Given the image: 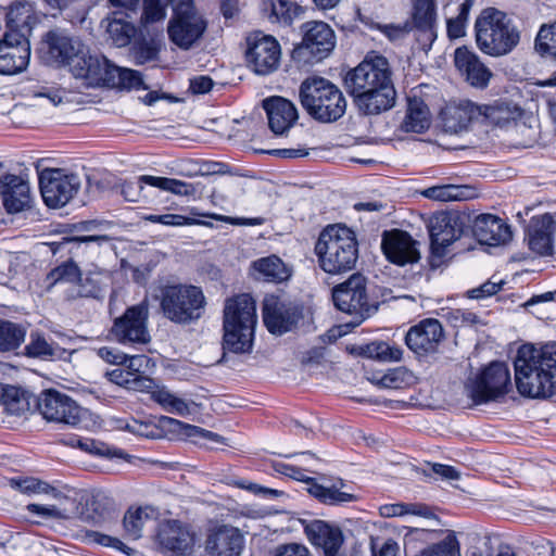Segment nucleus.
<instances>
[{
	"label": "nucleus",
	"instance_id": "29",
	"mask_svg": "<svg viewBox=\"0 0 556 556\" xmlns=\"http://www.w3.org/2000/svg\"><path fill=\"white\" fill-rule=\"evenodd\" d=\"M309 542L320 548L326 556H337L343 544V533L337 526L324 520H313L305 526Z\"/></svg>",
	"mask_w": 556,
	"mask_h": 556
},
{
	"label": "nucleus",
	"instance_id": "34",
	"mask_svg": "<svg viewBox=\"0 0 556 556\" xmlns=\"http://www.w3.org/2000/svg\"><path fill=\"white\" fill-rule=\"evenodd\" d=\"M481 111V124L506 127L518 121L522 110L517 104L507 100H495L492 103L479 104Z\"/></svg>",
	"mask_w": 556,
	"mask_h": 556
},
{
	"label": "nucleus",
	"instance_id": "18",
	"mask_svg": "<svg viewBox=\"0 0 556 556\" xmlns=\"http://www.w3.org/2000/svg\"><path fill=\"white\" fill-rule=\"evenodd\" d=\"M301 318L302 312L298 305L274 295L264 299L263 320L270 333L281 336L291 331Z\"/></svg>",
	"mask_w": 556,
	"mask_h": 556
},
{
	"label": "nucleus",
	"instance_id": "7",
	"mask_svg": "<svg viewBox=\"0 0 556 556\" xmlns=\"http://www.w3.org/2000/svg\"><path fill=\"white\" fill-rule=\"evenodd\" d=\"M299 97L306 112L321 123L338 121L346 110V100L342 91L324 77L305 78L300 85Z\"/></svg>",
	"mask_w": 556,
	"mask_h": 556
},
{
	"label": "nucleus",
	"instance_id": "62",
	"mask_svg": "<svg viewBox=\"0 0 556 556\" xmlns=\"http://www.w3.org/2000/svg\"><path fill=\"white\" fill-rule=\"evenodd\" d=\"M159 50L148 43L139 45L134 52V58L137 64H144L157 59Z\"/></svg>",
	"mask_w": 556,
	"mask_h": 556
},
{
	"label": "nucleus",
	"instance_id": "42",
	"mask_svg": "<svg viewBox=\"0 0 556 556\" xmlns=\"http://www.w3.org/2000/svg\"><path fill=\"white\" fill-rule=\"evenodd\" d=\"M253 268L266 281L281 282L290 277V270L276 255L260 258L253 262Z\"/></svg>",
	"mask_w": 556,
	"mask_h": 556
},
{
	"label": "nucleus",
	"instance_id": "8",
	"mask_svg": "<svg viewBox=\"0 0 556 556\" xmlns=\"http://www.w3.org/2000/svg\"><path fill=\"white\" fill-rule=\"evenodd\" d=\"M159 299L164 317L178 325L198 321L204 314L206 305L202 289L187 283L162 286Z\"/></svg>",
	"mask_w": 556,
	"mask_h": 556
},
{
	"label": "nucleus",
	"instance_id": "32",
	"mask_svg": "<svg viewBox=\"0 0 556 556\" xmlns=\"http://www.w3.org/2000/svg\"><path fill=\"white\" fill-rule=\"evenodd\" d=\"M48 54L54 62L70 66L74 59H78L86 49L85 46L75 38L68 37L59 31H49L47 34Z\"/></svg>",
	"mask_w": 556,
	"mask_h": 556
},
{
	"label": "nucleus",
	"instance_id": "15",
	"mask_svg": "<svg viewBox=\"0 0 556 556\" xmlns=\"http://www.w3.org/2000/svg\"><path fill=\"white\" fill-rule=\"evenodd\" d=\"M40 192L49 207H62L78 192L81 180L76 174L63 169H46L39 176Z\"/></svg>",
	"mask_w": 556,
	"mask_h": 556
},
{
	"label": "nucleus",
	"instance_id": "12",
	"mask_svg": "<svg viewBox=\"0 0 556 556\" xmlns=\"http://www.w3.org/2000/svg\"><path fill=\"white\" fill-rule=\"evenodd\" d=\"M302 41L292 51L293 60L315 63L327 58L336 47L333 29L325 22L309 21L301 26Z\"/></svg>",
	"mask_w": 556,
	"mask_h": 556
},
{
	"label": "nucleus",
	"instance_id": "45",
	"mask_svg": "<svg viewBox=\"0 0 556 556\" xmlns=\"http://www.w3.org/2000/svg\"><path fill=\"white\" fill-rule=\"evenodd\" d=\"M75 290L68 291L70 299L76 298H98L101 294L100 274L88 273L85 276L80 274V278L74 285Z\"/></svg>",
	"mask_w": 556,
	"mask_h": 556
},
{
	"label": "nucleus",
	"instance_id": "60",
	"mask_svg": "<svg viewBox=\"0 0 556 556\" xmlns=\"http://www.w3.org/2000/svg\"><path fill=\"white\" fill-rule=\"evenodd\" d=\"M157 386L150 377L132 372L131 378L128 379V386L126 389L139 392H149L154 390Z\"/></svg>",
	"mask_w": 556,
	"mask_h": 556
},
{
	"label": "nucleus",
	"instance_id": "3",
	"mask_svg": "<svg viewBox=\"0 0 556 556\" xmlns=\"http://www.w3.org/2000/svg\"><path fill=\"white\" fill-rule=\"evenodd\" d=\"M256 323V303L250 294L227 299L223 316V349L236 354L250 353Z\"/></svg>",
	"mask_w": 556,
	"mask_h": 556
},
{
	"label": "nucleus",
	"instance_id": "5",
	"mask_svg": "<svg viewBox=\"0 0 556 556\" xmlns=\"http://www.w3.org/2000/svg\"><path fill=\"white\" fill-rule=\"evenodd\" d=\"M320 268L328 274H342L354 268L358 258L355 232L342 224L325 227L315 244Z\"/></svg>",
	"mask_w": 556,
	"mask_h": 556
},
{
	"label": "nucleus",
	"instance_id": "25",
	"mask_svg": "<svg viewBox=\"0 0 556 556\" xmlns=\"http://www.w3.org/2000/svg\"><path fill=\"white\" fill-rule=\"evenodd\" d=\"M263 109L267 114L268 126L275 135L286 134L299 118L295 105L282 97L264 99Z\"/></svg>",
	"mask_w": 556,
	"mask_h": 556
},
{
	"label": "nucleus",
	"instance_id": "37",
	"mask_svg": "<svg viewBox=\"0 0 556 556\" xmlns=\"http://www.w3.org/2000/svg\"><path fill=\"white\" fill-rule=\"evenodd\" d=\"M151 400L157 403L164 410L187 417L194 413L198 404L193 401H187L173 393L165 386H157L151 391Z\"/></svg>",
	"mask_w": 556,
	"mask_h": 556
},
{
	"label": "nucleus",
	"instance_id": "30",
	"mask_svg": "<svg viewBox=\"0 0 556 556\" xmlns=\"http://www.w3.org/2000/svg\"><path fill=\"white\" fill-rule=\"evenodd\" d=\"M3 205L9 213H17L30 203V188L22 177L5 174L0 178Z\"/></svg>",
	"mask_w": 556,
	"mask_h": 556
},
{
	"label": "nucleus",
	"instance_id": "22",
	"mask_svg": "<svg viewBox=\"0 0 556 556\" xmlns=\"http://www.w3.org/2000/svg\"><path fill=\"white\" fill-rule=\"evenodd\" d=\"M143 185L155 187L160 190L168 191L177 195H190L194 191L192 185L182 180L152 175H142L138 177L137 181H125L122 185V194L124 195L125 200L129 202L139 201L143 190Z\"/></svg>",
	"mask_w": 556,
	"mask_h": 556
},
{
	"label": "nucleus",
	"instance_id": "50",
	"mask_svg": "<svg viewBox=\"0 0 556 556\" xmlns=\"http://www.w3.org/2000/svg\"><path fill=\"white\" fill-rule=\"evenodd\" d=\"M26 354L30 357L48 358L60 355L61 349L55 346L38 333L30 334V341L26 345Z\"/></svg>",
	"mask_w": 556,
	"mask_h": 556
},
{
	"label": "nucleus",
	"instance_id": "55",
	"mask_svg": "<svg viewBox=\"0 0 556 556\" xmlns=\"http://www.w3.org/2000/svg\"><path fill=\"white\" fill-rule=\"evenodd\" d=\"M76 444L80 450L92 455L104 456L109 458L123 457L122 450L111 448L108 444L93 439L77 440Z\"/></svg>",
	"mask_w": 556,
	"mask_h": 556
},
{
	"label": "nucleus",
	"instance_id": "51",
	"mask_svg": "<svg viewBox=\"0 0 556 556\" xmlns=\"http://www.w3.org/2000/svg\"><path fill=\"white\" fill-rule=\"evenodd\" d=\"M417 556H460L459 544L453 532H450L442 541L425 548Z\"/></svg>",
	"mask_w": 556,
	"mask_h": 556
},
{
	"label": "nucleus",
	"instance_id": "10",
	"mask_svg": "<svg viewBox=\"0 0 556 556\" xmlns=\"http://www.w3.org/2000/svg\"><path fill=\"white\" fill-rule=\"evenodd\" d=\"M332 299L338 309L353 315V327L361 325L370 317L378 305L370 303L367 294V280L361 274H353L346 281L332 290Z\"/></svg>",
	"mask_w": 556,
	"mask_h": 556
},
{
	"label": "nucleus",
	"instance_id": "52",
	"mask_svg": "<svg viewBox=\"0 0 556 556\" xmlns=\"http://www.w3.org/2000/svg\"><path fill=\"white\" fill-rule=\"evenodd\" d=\"M168 0H143L141 25L148 27L150 24L164 21Z\"/></svg>",
	"mask_w": 556,
	"mask_h": 556
},
{
	"label": "nucleus",
	"instance_id": "33",
	"mask_svg": "<svg viewBox=\"0 0 556 556\" xmlns=\"http://www.w3.org/2000/svg\"><path fill=\"white\" fill-rule=\"evenodd\" d=\"M306 484L308 493L327 505H341L357 500L355 494L343 490L346 485L342 479L331 483L327 481L319 483L315 478H309Z\"/></svg>",
	"mask_w": 556,
	"mask_h": 556
},
{
	"label": "nucleus",
	"instance_id": "46",
	"mask_svg": "<svg viewBox=\"0 0 556 556\" xmlns=\"http://www.w3.org/2000/svg\"><path fill=\"white\" fill-rule=\"evenodd\" d=\"M80 278V269L73 261H67L56 266L46 277L47 289H51L56 283L65 282L75 285Z\"/></svg>",
	"mask_w": 556,
	"mask_h": 556
},
{
	"label": "nucleus",
	"instance_id": "61",
	"mask_svg": "<svg viewBox=\"0 0 556 556\" xmlns=\"http://www.w3.org/2000/svg\"><path fill=\"white\" fill-rule=\"evenodd\" d=\"M94 542H97L98 544H101L103 546H108V547H112V548H115L117 551H121L127 555L130 554V551L131 548H129L128 546H126L119 539L117 538H114V536H111V535H106V534H103V533H100V532H93L91 535H90Z\"/></svg>",
	"mask_w": 556,
	"mask_h": 556
},
{
	"label": "nucleus",
	"instance_id": "9",
	"mask_svg": "<svg viewBox=\"0 0 556 556\" xmlns=\"http://www.w3.org/2000/svg\"><path fill=\"white\" fill-rule=\"evenodd\" d=\"M511 389L510 372L503 362H492L465 384V393L473 405L497 401Z\"/></svg>",
	"mask_w": 556,
	"mask_h": 556
},
{
	"label": "nucleus",
	"instance_id": "64",
	"mask_svg": "<svg viewBox=\"0 0 556 556\" xmlns=\"http://www.w3.org/2000/svg\"><path fill=\"white\" fill-rule=\"evenodd\" d=\"M275 556H311V554L304 545L292 543L279 546Z\"/></svg>",
	"mask_w": 556,
	"mask_h": 556
},
{
	"label": "nucleus",
	"instance_id": "27",
	"mask_svg": "<svg viewBox=\"0 0 556 556\" xmlns=\"http://www.w3.org/2000/svg\"><path fill=\"white\" fill-rule=\"evenodd\" d=\"M160 544L176 555H190L195 544V534L180 521L172 520L162 526L159 532Z\"/></svg>",
	"mask_w": 556,
	"mask_h": 556
},
{
	"label": "nucleus",
	"instance_id": "44",
	"mask_svg": "<svg viewBox=\"0 0 556 556\" xmlns=\"http://www.w3.org/2000/svg\"><path fill=\"white\" fill-rule=\"evenodd\" d=\"M26 331L21 325L0 320V352L17 349L25 339Z\"/></svg>",
	"mask_w": 556,
	"mask_h": 556
},
{
	"label": "nucleus",
	"instance_id": "19",
	"mask_svg": "<svg viewBox=\"0 0 556 556\" xmlns=\"http://www.w3.org/2000/svg\"><path fill=\"white\" fill-rule=\"evenodd\" d=\"M29 56V43L23 35L5 34L0 40V74L13 75L23 72L28 65Z\"/></svg>",
	"mask_w": 556,
	"mask_h": 556
},
{
	"label": "nucleus",
	"instance_id": "43",
	"mask_svg": "<svg viewBox=\"0 0 556 556\" xmlns=\"http://www.w3.org/2000/svg\"><path fill=\"white\" fill-rule=\"evenodd\" d=\"M0 406L3 412L20 416L28 409V402L21 389L0 384Z\"/></svg>",
	"mask_w": 556,
	"mask_h": 556
},
{
	"label": "nucleus",
	"instance_id": "28",
	"mask_svg": "<svg viewBox=\"0 0 556 556\" xmlns=\"http://www.w3.org/2000/svg\"><path fill=\"white\" fill-rule=\"evenodd\" d=\"M472 235L480 244L490 247L505 244L511 238L509 226L492 214H481L475 218Z\"/></svg>",
	"mask_w": 556,
	"mask_h": 556
},
{
	"label": "nucleus",
	"instance_id": "41",
	"mask_svg": "<svg viewBox=\"0 0 556 556\" xmlns=\"http://www.w3.org/2000/svg\"><path fill=\"white\" fill-rule=\"evenodd\" d=\"M421 194L430 200L440 202L466 201L476 197L475 190L469 186L440 185L429 187Z\"/></svg>",
	"mask_w": 556,
	"mask_h": 556
},
{
	"label": "nucleus",
	"instance_id": "11",
	"mask_svg": "<svg viewBox=\"0 0 556 556\" xmlns=\"http://www.w3.org/2000/svg\"><path fill=\"white\" fill-rule=\"evenodd\" d=\"M244 59L247 66L255 74L266 76L279 68L281 47L271 35L262 30L247 34L244 38Z\"/></svg>",
	"mask_w": 556,
	"mask_h": 556
},
{
	"label": "nucleus",
	"instance_id": "17",
	"mask_svg": "<svg viewBox=\"0 0 556 556\" xmlns=\"http://www.w3.org/2000/svg\"><path fill=\"white\" fill-rule=\"evenodd\" d=\"M37 406L46 420L71 427L79 425L85 415V409L73 399L52 389L40 394Z\"/></svg>",
	"mask_w": 556,
	"mask_h": 556
},
{
	"label": "nucleus",
	"instance_id": "13",
	"mask_svg": "<svg viewBox=\"0 0 556 556\" xmlns=\"http://www.w3.org/2000/svg\"><path fill=\"white\" fill-rule=\"evenodd\" d=\"M467 219V216L458 212H439L432 215L428 224L432 257L445 256L446 249L462 237Z\"/></svg>",
	"mask_w": 556,
	"mask_h": 556
},
{
	"label": "nucleus",
	"instance_id": "47",
	"mask_svg": "<svg viewBox=\"0 0 556 556\" xmlns=\"http://www.w3.org/2000/svg\"><path fill=\"white\" fill-rule=\"evenodd\" d=\"M473 5L472 0H464L457 7V13L455 16H451L446 21L447 36L451 39H457L466 35V27L470 10Z\"/></svg>",
	"mask_w": 556,
	"mask_h": 556
},
{
	"label": "nucleus",
	"instance_id": "38",
	"mask_svg": "<svg viewBox=\"0 0 556 556\" xmlns=\"http://www.w3.org/2000/svg\"><path fill=\"white\" fill-rule=\"evenodd\" d=\"M123 12L114 11L102 23H105L106 33L116 47H126L135 37L137 29L135 25L128 21Z\"/></svg>",
	"mask_w": 556,
	"mask_h": 556
},
{
	"label": "nucleus",
	"instance_id": "40",
	"mask_svg": "<svg viewBox=\"0 0 556 556\" xmlns=\"http://www.w3.org/2000/svg\"><path fill=\"white\" fill-rule=\"evenodd\" d=\"M160 421L162 425L179 431L186 438L191 439L194 443H200L201 441H207L217 444L225 443V439L222 435L201 427L186 424L168 416L161 417Z\"/></svg>",
	"mask_w": 556,
	"mask_h": 556
},
{
	"label": "nucleus",
	"instance_id": "31",
	"mask_svg": "<svg viewBox=\"0 0 556 556\" xmlns=\"http://www.w3.org/2000/svg\"><path fill=\"white\" fill-rule=\"evenodd\" d=\"M555 227L556 223L551 214L531 218L527 230L529 248L539 255L551 254Z\"/></svg>",
	"mask_w": 556,
	"mask_h": 556
},
{
	"label": "nucleus",
	"instance_id": "14",
	"mask_svg": "<svg viewBox=\"0 0 556 556\" xmlns=\"http://www.w3.org/2000/svg\"><path fill=\"white\" fill-rule=\"evenodd\" d=\"M149 305L146 301L128 307L117 317L111 328V334L123 344H147L151 337L148 330Z\"/></svg>",
	"mask_w": 556,
	"mask_h": 556
},
{
	"label": "nucleus",
	"instance_id": "48",
	"mask_svg": "<svg viewBox=\"0 0 556 556\" xmlns=\"http://www.w3.org/2000/svg\"><path fill=\"white\" fill-rule=\"evenodd\" d=\"M535 50L541 56L556 61V23L540 28Z\"/></svg>",
	"mask_w": 556,
	"mask_h": 556
},
{
	"label": "nucleus",
	"instance_id": "36",
	"mask_svg": "<svg viewBox=\"0 0 556 556\" xmlns=\"http://www.w3.org/2000/svg\"><path fill=\"white\" fill-rule=\"evenodd\" d=\"M260 12L273 24L290 25L302 13V8L288 0H262Z\"/></svg>",
	"mask_w": 556,
	"mask_h": 556
},
{
	"label": "nucleus",
	"instance_id": "58",
	"mask_svg": "<svg viewBox=\"0 0 556 556\" xmlns=\"http://www.w3.org/2000/svg\"><path fill=\"white\" fill-rule=\"evenodd\" d=\"M503 283V280H488L480 287L468 290L467 295L470 299H484L493 294H496L501 290Z\"/></svg>",
	"mask_w": 556,
	"mask_h": 556
},
{
	"label": "nucleus",
	"instance_id": "1",
	"mask_svg": "<svg viewBox=\"0 0 556 556\" xmlns=\"http://www.w3.org/2000/svg\"><path fill=\"white\" fill-rule=\"evenodd\" d=\"M391 75L387 58L379 54H368L345 74V90L361 113L378 115L394 105L396 92Z\"/></svg>",
	"mask_w": 556,
	"mask_h": 556
},
{
	"label": "nucleus",
	"instance_id": "54",
	"mask_svg": "<svg viewBox=\"0 0 556 556\" xmlns=\"http://www.w3.org/2000/svg\"><path fill=\"white\" fill-rule=\"evenodd\" d=\"M380 515L384 518L404 516L406 514L428 516V507L416 504H387L379 508Z\"/></svg>",
	"mask_w": 556,
	"mask_h": 556
},
{
	"label": "nucleus",
	"instance_id": "26",
	"mask_svg": "<svg viewBox=\"0 0 556 556\" xmlns=\"http://www.w3.org/2000/svg\"><path fill=\"white\" fill-rule=\"evenodd\" d=\"M454 62L462 76L465 77L470 86L483 89L489 85L492 72L475 52L466 47L457 48Z\"/></svg>",
	"mask_w": 556,
	"mask_h": 556
},
{
	"label": "nucleus",
	"instance_id": "23",
	"mask_svg": "<svg viewBox=\"0 0 556 556\" xmlns=\"http://www.w3.org/2000/svg\"><path fill=\"white\" fill-rule=\"evenodd\" d=\"M244 539L238 528L222 525L208 530L205 551L208 556H240Z\"/></svg>",
	"mask_w": 556,
	"mask_h": 556
},
{
	"label": "nucleus",
	"instance_id": "49",
	"mask_svg": "<svg viewBox=\"0 0 556 556\" xmlns=\"http://www.w3.org/2000/svg\"><path fill=\"white\" fill-rule=\"evenodd\" d=\"M364 354L381 362H399L402 358L403 350L400 346L379 341L367 344Z\"/></svg>",
	"mask_w": 556,
	"mask_h": 556
},
{
	"label": "nucleus",
	"instance_id": "56",
	"mask_svg": "<svg viewBox=\"0 0 556 556\" xmlns=\"http://www.w3.org/2000/svg\"><path fill=\"white\" fill-rule=\"evenodd\" d=\"M147 518L148 514L142 508H138L134 511L128 510L123 521L125 531L131 538L139 539L141 536V530Z\"/></svg>",
	"mask_w": 556,
	"mask_h": 556
},
{
	"label": "nucleus",
	"instance_id": "53",
	"mask_svg": "<svg viewBox=\"0 0 556 556\" xmlns=\"http://www.w3.org/2000/svg\"><path fill=\"white\" fill-rule=\"evenodd\" d=\"M11 485L26 494H50L56 491L49 483L33 477L11 479Z\"/></svg>",
	"mask_w": 556,
	"mask_h": 556
},
{
	"label": "nucleus",
	"instance_id": "39",
	"mask_svg": "<svg viewBox=\"0 0 556 556\" xmlns=\"http://www.w3.org/2000/svg\"><path fill=\"white\" fill-rule=\"evenodd\" d=\"M430 111L421 99H409L406 115L401 124L406 132L421 134L430 126Z\"/></svg>",
	"mask_w": 556,
	"mask_h": 556
},
{
	"label": "nucleus",
	"instance_id": "63",
	"mask_svg": "<svg viewBox=\"0 0 556 556\" xmlns=\"http://www.w3.org/2000/svg\"><path fill=\"white\" fill-rule=\"evenodd\" d=\"M98 355L105 362L114 365H124L127 362V354L113 349L103 346L98 350Z\"/></svg>",
	"mask_w": 556,
	"mask_h": 556
},
{
	"label": "nucleus",
	"instance_id": "24",
	"mask_svg": "<svg viewBox=\"0 0 556 556\" xmlns=\"http://www.w3.org/2000/svg\"><path fill=\"white\" fill-rule=\"evenodd\" d=\"M445 131L457 134L467 130L471 123H480L481 111L479 104L464 100L458 103H450L440 113Z\"/></svg>",
	"mask_w": 556,
	"mask_h": 556
},
{
	"label": "nucleus",
	"instance_id": "4",
	"mask_svg": "<svg viewBox=\"0 0 556 556\" xmlns=\"http://www.w3.org/2000/svg\"><path fill=\"white\" fill-rule=\"evenodd\" d=\"M71 72L88 87L106 86L127 90L146 88L140 72L116 66L104 55L91 54L87 49L78 59H74Z\"/></svg>",
	"mask_w": 556,
	"mask_h": 556
},
{
	"label": "nucleus",
	"instance_id": "6",
	"mask_svg": "<svg viewBox=\"0 0 556 556\" xmlns=\"http://www.w3.org/2000/svg\"><path fill=\"white\" fill-rule=\"evenodd\" d=\"M475 38L481 52L500 58L509 54L519 45L520 30L507 13L486 8L476 18Z\"/></svg>",
	"mask_w": 556,
	"mask_h": 556
},
{
	"label": "nucleus",
	"instance_id": "35",
	"mask_svg": "<svg viewBox=\"0 0 556 556\" xmlns=\"http://www.w3.org/2000/svg\"><path fill=\"white\" fill-rule=\"evenodd\" d=\"M413 28L420 33V40L432 43L435 34L434 0H414Z\"/></svg>",
	"mask_w": 556,
	"mask_h": 556
},
{
	"label": "nucleus",
	"instance_id": "21",
	"mask_svg": "<svg viewBox=\"0 0 556 556\" xmlns=\"http://www.w3.org/2000/svg\"><path fill=\"white\" fill-rule=\"evenodd\" d=\"M444 338L441 323L434 318H427L413 326L405 336L409 350L424 355L434 353Z\"/></svg>",
	"mask_w": 556,
	"mask_h": 556
},
{
	"label": "nucleus",
	"instance_id": "57",
	"mask_svg": "<svg viewBox=\"0 0 556 556\" xmlns=\"http://www.w3.org/2000/svg\"><path fill=\"white\" fill-rule=\"evenodd\" d=\"M410 378V374L403 367L394 368L384 374L379 383L383 388L388 389H400L402 388Z\"/></svg>",
	"mask_w": 556,
	"mask_h": 556
},
{
	"label": "nucleus",
	"instance_id": "16",
	"mask_svg": "<svg viewBox=\"0 0 556 556\" xmlns=\"http://www.w3.org/2000/svg\"><path fill=\"white\" fill-rule=\"evenodd\" d=\"M207 22L195 8H187L174 13L167 25L170 41L182 50H189L206 30Z\"/></svg>",
	"mask_w": 556,
	"mask_h": 556
},
{
	"label": "nucleus",
	"instance_id": "20",
	"mask_svg": "<svg viewBox=\"0 0 556 556\" xmlns=\"http://www.w3.org/2000/svg\"><path fill=\"white\" fill-rule=\"evenodd\" d=\"M418 242L403 230L393 229L382 235L381 248L387 258L396 265L403 266L419 261Z\"/></svg>",
	"mask_w": 556,
	"mask_h": 556
},
{
	"label": "nucleus",
	"instance_id": "59",
	"mask_svg": "<svg viewBox=\"0 0 556 556\" xmlns=\"http://www.w3.org/2000/svg\"><path fill=\"white\" fill-rule=\"evenodd\" d=\"M447 319L454 327L470 326L478 323V316L469 311L453 309L447 313Z\"/></svg>",
	"mask_w": 556,
	"mask_h": 556
},
{
	"label": "nucleus",
	"instance_id": "2",
	"mask_svg": "<svg viewBox=\"0 0 556 556\" xmlns=\"http://www.w3.org/2000/svg\"><path fill=\"white\" fill-rule=\"evenodd\" d=\"M518 392L531 399H547L556 394V342L541 348L525 344L514 361Z\"/></svg>",
	"mask_w": 556,
	"mask_h": 556
}]
</instances>
